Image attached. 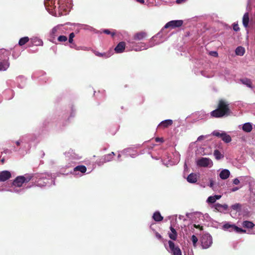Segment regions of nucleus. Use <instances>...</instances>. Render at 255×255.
Masks as SVG:
<instances>
[{
    "instance_id": "7c9ffc66",
    "label": "nucleus",
    "mask_w": 255,
    "mask_h": 255,
    "mask_svg": "<svg viewBox=\"0 0 255 255\" xmlns=\"http://www.w3.org/2000/svg\"><path fill=\"white\" fill-rule=\"evenodd\" d=\"M32 176L29 174H26L25 176H23V179L24 180V183H27L30 181L32 178Z\"/></svg>"
},
{
    "instance_id": "ddd939ff",
    "label": "nucleus",
    "mask_w": 255,
    "mask_h": 255,
    "mask_svg": "<svg viewBox=\"0 0 255 255\" xmlns=\"http://www.w3.org/2000/svg\"><path fill=\"white\" fill-rule=\"evenodd\" d=\"M9 64L6 59H0V71H5L9 67Z\"/></svg>"
},
{
    "instance_id": "473e14b6",
    "label": "nucleus",
    "mask_w": 255,
    "mask_h": 255,
    "mask_svg": "<svg viewBox=\"0 0 255 255\" xmlns=\"http://www.w3.org/2000/svg\"><path fill=\"white\" fill-rule=\"evenodd\" d=\"M57 39L59 42H65L67 40L68 38L65 35H60L58 37Z\"/></svg>"
},
{
    "instance_id": "ea45409f",
    "label": "nucleus",
    "mask_w": 255,
    "mask_h": 255,
    "mask_svg": "<svg viewBox=\"0 0 255 255\" xmlns=\"http://www.w3.org/2000/svg\"><path fill=\"white\" fill-rule=\"evenodd\" d=\"M233 29L235 31H238L240 30V27L238 24L234 23Z\"/></svg>"
},
{
    "instance_id": "3c124183",
    "label": "nucleus",
    "mask_w": 255,
    "mask_h": 255,
    "mask_svg": "<svg viewBox=\"0 0 255 255\" xmlns=\"http://www.w3.org/2000/svg\"><path fill=\"white\" fill-rule=\"evenodd\" d=\"M137 2L143 4L144 3V0H136Z\"/></svg>"
},
{
    "instance_id": "f704fd0d",
    "label": "nucleus",
    "mask_w": 255,
    "mask_h": 255,
    "mask_svg": "<svg viewBox=\"0 0 255 255\" xmlns=\"http://www.w3.org/2000/svg\"><path fill=\"white\" fill-rule=\"evenodd\" d=\"M191 240L193 242V246H196V243L198 241V238L195 235H192L191 237Z\"/></svg>"
},
{
    "instance_id": "dca6fc26",
    "label": "nucleus",
    "mask_w": 255,
    "mask_h": 255,
    "mask_svg": "<svg viewBox=\"0 0 255 255\" xmlns=\"http://www.w3.org/2000/svg\"><path fill=\"white\" fill-rule=\"evenodd\" d=\"M170 229L171 230V233L169 234V238L173 240H176L177 239V233L175 230V229L172 227H170Z\"/></svg>"
},
{
    "instance_id": "c85d7f7f",
    "label": "nucleus",
    "mask_w": 255,
    "mask_h": 255,
    "mask_svg": "<svg viewBox=\"0 0 255 255\" xmlns=\"http://www.w3.org/2000/svg\"><path fill=\"white\" fill-rule=\"evenodd\" d=\"M94 53L95 54V55L98 56V57H103L105 58H108L110 56V54H107L106 53H100L97 51H94Z\"/></svg>"
},
{
    "instance_id": "4c0bfd02",
    "label": "nucleus",
    "mask_w": 255,
    "mask_h": 255,
    "mask_svg": "<svg viewBox=\"0 0 255 255\" xmlns=\"http://www.w3.org/2000/svg\"><path fill=\"white\" fill-rule=\"evenodd\" d=\"M215 197L213 196H210L207 199V202L210 203H214L216 202Z\"/></svg>"
},
{
    "instance_id": "49530a36",
    "label": "nucleus",
    "mask_w": 255,
    "mask_h": 255,
    "mask_svg": "<svg viewBox=\"0 0 255 255\" xmlns=\"http://www.w3.org/2000/svg\"><path fill=\"white\" fill-rule=\"evenodd\" d=\"M155 141L156 142H163V140L162 138H159V137H156L155 138Z\"/></svg>"
},
{
    "instance_id": "9d476101",
    "label": "nucleus",
    "mask_w": 255,
    "mask_h": 255,
    "mask_svg": "<svg viewBox=\"0 0 255 255\" xmlns=\"http://www.w3.org/2000/svg\"><path fill=\"white\" fill-rule=\"evenodd\" d=\"M24 180L23 179V176H18L16 177L12 182V185L14 186L20 187L22 186L24 183Z\"/></svg>"
},
{
    "instance_id": "0eeeda50",
    "label": "nucleus",
    "mask_w": 255,
    "mask_h": 255,
    "mask_svg": "<svg viewBox=\"0 0 255 255\" xmlns=\"http://www.w3.org/2000/svg\"><path fill=\"white\" fill-rule=\"evenodd\" d=\"M169 247L173 255H182L181 251L178 246H175L174 243L171 241H168Z\"/></svg>"
},
{
    "instance_id": "412c9836",
    "label": "nucleus",
    "mask_w": 255,
    "mask_h": 255,
    "mask_svg": "<svg viewBox=\"0 0 255 255\" xmlns=\"http://www.w3.org/2000/svg\"><path fill=\"white\" fill-rule=\"evenodd\" d=\"M152 218L154 219V220L156 222L161 221L163 219V217L161 215L160 213L158 211L155 212L153 214Z\"/></svg>"
},
{
    "instance_id": "2eb2a0df",
    "label": "nucleus",
    "mask_w": 255,
    "mask_h": 255,
    "mask_svg": "<svg viewBox=\"0 0 255 255\" xmlns=\"http://www.w3.org/2000/svg\"><path fill=\"white\" fill-rule=\"evenodd\" d=\"M230 175V172L228 169H224L220 173V177L222 179H227Z\"/></svg>"
},
{
    "instance_id": "6ab92c4d",
    "label": "nucleus",
    "mask_w": 255,
    "mask_h": 255,
    "mask_svg": "<svg viewBox=\"0 0 255 255\" xmlns=\"http://www.w3.org/2000/svg\"><path fill=\"white\" fill-rule=\"evenodd\" d=\"M31 41L32 44L35 46H40L43 44V41L37 37L31 38Z\"/></svg>"
},
{
    "instance_id": "bb28decb",
    "label": "nucleus",
    "mask_w": 255,
    "mask_h": 255,
    "mask_svg": "<svg viewBox=\"0 0 255 255\" xmlns=\"http://www.w3.org/2000/svg\"><path fill=\"white\" fill-rule=\"evenodd\" d=\"M29 39L27 36L21 38L19 40L18 44L20 46H22L26 44L29 41Z\"/></svg>"
},
{
    "instance_id": "7ed1b4c3",
    "label": "nucleus",
    "mask_w": 255,
    "mask_h": 255,
    "mask_svg": "<svg viewBox=\"0 0 255 255\" xmlns=\"http://www.w3.org/2000/svg\"><path fill=\"white\" fill-rule=\"evenodd\" d=\"M201 243L203 249H208L212 244V238L208 234H204L201 237Z\"/></svg>"
},
{
    "instance_id": "a18cd8bd",
    "label": "nucleus",
    "mask_w": 255,
    "mask_h": 255,
    "mask_svg": "<svg viewBox=\"0 0 255 255\" xmlns=\"http://www.w3.org/2000/svg\"><path fill=\"white\" fill-rule=\"evenodd\" d=\"M186 0H176V2L177 4H180L185 2Z\"/></svg>"
},
{
    "instance_id": "6e6d98bb",
    "label": "nucleus",
    "mask_w": 255,
    "mask_h": 255,
    "mask_svg": "<svg viewBox=\"0 0 255 255\" xmlns=\"http://www.w3.org/2000/svg\"><path fill=\"white\" fill-rule=\"evenodd\" d=\"M1 162L2 164H3L4 163V159L3 158L1 159Z\"/></svg>"
},
{
    "instance_id": "de8ad7c7",
    "label": "nucleus",
    "mask_w": 255,
    "mask_h": 255,
    "mask_svg": "<svg viewBox=\"0 0 255 255\" xmlns=\"http://www.w3.org/2000/svg\"><path fill=\"white\" fill-rule=\"evenodd\" d=\"M214 184V182L213 180H210V187L211 188H213Z\"/></svg>"
},
{
    "instance_id": "a878e982",
    "label": "nucleus",
    "mask_w": 255,
    "mask_h": 255,
    "mask_svg": "<svg viewBox=\"0 0 255 255\" xmlns=\"http://www.w3.org/2000/svg\"><path fill=\"white\" fill-rule=\"evenodd\" d=\"M241 81L243 84L247 85L248 87H252V83L250 79L248 78L243 79L241 80Z\"/></svg>"
},
{
    "instance_id": "8fccbe9b",
    "label": "nucleus",
    "mask_w": 255,
    "mask_h": 255,
    "mask_svg": "<svg viewBox=\"0 0 255 255\" xmlns=\"http://www.w3.org/2000/svg\"><path fill=\"white\" fill-rule=\"evenodd\" d=\"M212 55L217 57L218 56V53L217 52H212Z\"/></svg>"
},
{
    "instance_id": "20e7f679",
    "label": "nucleus",
    "mask_w": 255,
    "mask_h": 255,
    "mask_svg": "<svg viewBox=\"0 0 255 255\" xmlns=\"http://www.w3.org/2000/svg\"><path fill=\"white\" fill-rule=\"evenodd\" d=\"M147 34L146 32L141 31L134 34L132 38L130 39L129 42L133 44L134 41H141L146 38Z\"/></svg>"
},
{
    "instance_id": "c03bdc74",
    "label": "nucleus",
    "mask_w": 255,
    "mask_h": 255,
    "mask_svg": "<svg viewBox=\"0 0 255 255\" xmlns=\"http://www.w3.org/2000/svg\"><path fill=\"white\" fill-rule=\"evenodd\" d=\"M155 236L159 240H162V236L157 232H156L155 233Z\"/></svg>"
},
{
    "instance_id": "cd10ccee",
    "label": "nucleus",
    "mask_w": 255,
    "mask_h": 255,
    "mask_svg": "<svg viewBox=\"0 0 255 255\" xmlns=\"http://www.w3.org/2000/svg\"><path fill=\"white\" fill-rule=\"evenodd\" d=\"M214 155L217 160H219L224 157V155L217 149L214 150Z\"/></svg>"
},
{
    "instance_id": "f3484780",
    "label": "nucleus",
    "mask_w": 255,
    "mask_h": 255,
    "mask_svg": "<svg viewBox=\"0 0 255 255\" xmlns=\"http://www.w3.org/2000/svg\"><path fill=\"white\" fill-rule=\"evenodd\" d=\"M242 129L245 132H250L253 129L252 125L250 123H247L243 125Z\"/></svg>"
},
{
    "instance_id": "393cba45",
    "label": "nucleus",
    "mask_w": 255,
    "mask_h": 255,
    "mask_svg": "<svg viewBox=\"0 0 255 255\" xmlns=\"http://www.w3.org/2000/svg\"><path fill=\"white\" fill-rule=\"evenodd\" d=\"M215 209L218 211H220L221 209L226 210L228 208V206L227 204L222 205L219 203H217L215 205Z\"/></svg>"
},
{
    "instance_id": "6e6552de",
    "label": "nucleus",
    "mask_w": 255,
    "mask_h": 255,
    "mask_svg": "<svg viewBox=\"0 0 255 255\" xmlns=\"http://www.w3.org/2000/svg\"><path fill=\"white\" fill-rule=\"evenodd\" d=\"M115 155V153L114 152H112L110 153L103 156L98 162L99 165H100L103 164L104 163L111 161Z\"/></svg>"
},
{
    "instance_id": "a19ab883",
    "label": "nucleus",
    "mask_w": 255,
    "mask_h": 255,
    "mask_svg": "<svg viewBox=\"0 0 255 255\" xmlns=\"http://www.w3.org/2000/svg\"><path fill=\"white\" fill-rule=\"evenodd\" d=\"M193 226L194 228H195L196 229H199L201 231L203 230V226H201L200 225L194 224Z\"/></svg>"
},
{
    "instance_id": "e433bc0d",
    "label": "nucleus",
    "mask_w": 255,
    "mask_h": 255,
    "mask_svg": "<svg viewBox=\"0 0 255 255\" xmlns=\"http://www.w3.org/2000/svg\"><path fill=\"white\" fill-rule=\"evenodd\" d=\"M75 37V34L74 32H72L69 34V42L72 43L73 41V38Z\"/></svg>"
},
{
    "instance_id": "4d7b16f0",
    "label": "nucleus",
    "mask_w": 255,
    "mask_h": 255,
    "mask_svg": "<svg viewBox=\"0 0 255 255\" xmlns=\"http://www.w3.org/2000/svg\"><path fill=\"white\" fill-rule=\"evenodd\" d=\"M3 51L4 52H6V51L5 50H2V49L0 50V54L1 53H3Z\"/></svg>"
},
{
    "instance_id": "2f4dec72",
    "label": "nucleus",
    "mask_w": 255,
    "mask_h": 255,
    "mask_svg": "<svg viewBox=\"0 0 255 255\" xmlns=\"http://www.w3.org/2000/svg\"><path fill=\"white\" fill-rule=\"evenodd\" d=\"M231 208L236 211H240L241 208V205L239 203H236L231 206Z\"/></svg>"
},
{
    "instance_id": "72a5a7b5",
    "label": "nucleus",
    "mask_w": 255,
    "mask_h": 255,
    "mask_svg": "<svg viewBox=\"0 0 255 255\" xmlns=\"http://www.w3.org/2000/svg\"><path fill=\"white\" fill-rule=\"evenodd\" d=\"M223 133H224V132H222V133H220V132H219V131H218L217 130H215V131H214L212 132V135H213L214 136H217V137L221 138V137L223 135Z\"/></svg>"
},
{
    "instance_id": "1a4fd4ad",
    "label": "nucleus",
    "mask_w": 255,
    "mask_h": 255,
    "mask_svg": "<svg viewBox=\"0 0 255 255\" xmlns=\"http://www.w3.org/2000/svg\"><path fill=\"white\" fill-rule=\"evenodd\" d=\"M11 177V173L7 170L0 172V181L4 182L10 179Z\"/></svg>"
},
{
    "instance_id": "39448f33",
    "label": "nucleus",
    "mask_w": 255,
    "mask_h": 255,
    "mask_svg": "<svg viewBox=\"0 0 255 255\" xmlns=\"http://www.w3.org/2000/svg\"><path fill=\"white\" fill-rule=\"evenodd\" d=\"M224 230H228L230 232L235 231L237 233H246V231L240 228L234 224L226 223L223 226Z\"/></svg>"
},
{
    "instance_id": "5701e85b",
    "label": "nucleus",
    "mask_w": 255,
    "mask_h": 255,
    "mask_svg": "<svg viewBox=\"0 0 255 255\" xmlns=\"http://www.w3.org/2000/svg\"><path fill=\"white\" fill-rule=\"evenodd\" d=\"M236 55L243 56L245 52V48L242 46H238L235 50Z\"/></svg>"
},
{
    "instance_id": "58836bf2",
    "label": "nucleus",
    "mask_w": 255,
    "mask_h": 255,
    "mask_svg": "<svg viewBox=\"0 0 255 255\" xmlns=\"http://www.w3.org/2000/svg\"><path fill=\"white\" fill-rule=\"evenodd\" d=\"M103 32L107 34H111L112 37H114L115 35V32H111L109 29H104Z\"/></svg>"
},
{
    "instance_id": "4468645a",
    "label": "nucleus",
    "mask_w": 255,
    "mask_h": 255,
    "mask_svg": "<svg viewBox=\"0 0 255 255\" xmlns=\"http://www.w3.org/2000/svg\"><path fill=\"white\" fill-rule=\"evenodd\" d=\"M187 180L190 183H195L197 181V175L196 174L192 173L187 177Z\"/></svg>"
},
{
    "instance_id": "4be33fe9",
    "label": "nucleus",
    "mask_w": 255,
    "mask_h": 255,
    "mask_svg": "<svg viewBox=\"0 0 255 255\" xmlns=\"http://www.w3.org/2000/svg\"><path fill=\"white\" fill-rule=\"evenodd\" d=\"M243 226L244 228H248V229H252L254 226L255 224L251 221H245L243 222Z\"/></svg>"
},
{
    "instance_id": "423d86ee",
    "label": "nucleus",
    "mask_w": 255,
    "mask_h": 255,
    "mask_svg": "<svg viewBox=\"0 0 255 255\" xmlns=\"http://www.w3.org/2000/svg\"><path fill=\"white\" fill-rule=\"evenodd\" d=\"M183 21L182 20H171L167 22L164 26L165 28L171 27L174 28L179 27L183 25Z\"/></svg>"
},
{
    "instance_id": "79ce46f5",
    "label": "nucleus",
    "mask_w": 255,
    "mask_h": 255,
    "mask_svg": "<svg viewBox=\"0 0 255 255\" xmlns=\"http://www.w3.org/2000/svg\"><path fill=\"white\" fill-rule=\"evenodd\" d=\"M49 2H51V3H52V0H44V4L45 6H48L50 5Z\"/></svg>"
},
{
    "instance_id": "a211bd4d",
    "label": "nucleus",
    "mask_w": 255,
    "mask_h": 255,
    "mask_svg": "<svg viewBox=\"0 0 255 255\" xmlns=\"http://www.w3.org/2000/svg\"><path fill=\"white\" fill-rule=\"evenodd\" d=\"M249 22V14L248 12L244 14L243 17V24L245 27H247Z\"/></svg>"
},
{
    "instance_id": "9b49d317",
    "label": "nucleus",
    "mask_w": 255,
    "mask_h": 255,
    "mask_svg": "<svg viewBox=\"0 0 255 255\" xmlns=\"http://www.w3.org/2000/svg\"><path fill=\"white\" fill-rule=\"evenodd\" d=\"M173 124L172 120H166L161 122L158 125L159 128H167Z\"/></svg>"
},
{
    "instance_id": "aec40b11",
    "label": "nucleus",
    "mask_w": 255,
    "mask_h": 255,
    "mask_svg": "<svg viewBox=\"0 0 255 255\" xmlns=\"http://www.w3.org/2000/svg\"><path fill=\"white\" fill-rule=\"evenodd\" d=\"M86 171L87 168L84 165H78L74 168V172L80 171L82 173H84L86 172Z\"/></svg>"
},
{
    "instance_id": "13d9d810",
    "label": "nucleus",
    "mask_w": 255,
    "mask_h": 255,
    "mask_svg": "<svg viewBox=\"0 0 255 255\" xmlns=\"http://www.w3.org/2000/svg\"><path fill=\"white\" fill-rule=\"evenodd\" d=\"M120 156H121V155H120V154H119L118 157H120Z\"/></svg>"
},
{
    "instance_id": "f03ea898",
    "label": "nucleus",
    "mask_w": 255,
    "mask_h": 255,
    "mask_svg": "<svg viewBox=\"0 0 255 255\" xmlns=\"http://www.w3.org/2000/svg\"><path fill=\"white\" fill-rule=\"evenodd\" d=\"M197 165L201 167H211L213 163L212 160L207 157H201L196 161Z\"/></svg>"
},
{
    "instance_id": "b1692460",
    "label": "nucleus",
    "mask_w": 255,
    "mask_h": 255,
    "mask_svg": "<svg viewBox=\"0 0 255 255\" xmlns=\"http://www.w3.org/2000/svg\"><path fill=\"white\" fill-rule=\"evenodd\" d=\"M222 139L226 143H229L230 142L232 139L230 135L229 134H227L226 133L224 132L223 135L221 137Z\"/></svg>"
},
{
    "instance_id": "09e8293b",
    "label": "nucleus",
    "mask_w": 255,
    "mask_h": 255,
    "mask_svg": "<svg viewBox=\"0 0 255 255\" xmlns=\"http://www.w3.org/2000/svg\"><path fill=\"white\" fill-rule=\"evenodd\" d=\"M214 197H215V199L216 201L217 200L220 199V198L221 197V195H215V196H214Z\"/></svg>"
},
{
    "instance_id": "603ef678",
    "label": "nucleus",
    "mask_w": 255,
    "mask_h": 255,
    "mask_svg": "<svg viewBox=\"0 0 255 255\" xmlns=\"http://www.w3.org/2000/svg\"><path fill=\"white\" fill-rule=\"evenodd\" d=\"M204 138V136L203 135H201L200 136L198 137L197 140H202L203 138Z\"/></svg>"
},
{
    "instance_id": "f257e3e1",
    "label": "nucleus",
    "mask_w": 255,
    "mask_h": 255,
    "mask_svg": "<svg viewBox=\"0 0 255 255\" xmlns=\"http://www.w3.org/2000/svg\"><path fill=\"white\" fill-rule=\"evenodd\" d=\"M229 104L223 99L219 101L217 108L211 112V116L213 118H220L228 117L231 114Z\"/></svg>"
},
{
    "instance_id": "864d4df0",
    "label": "nucleus",
    "mask_w": 255,
    "mask_h": 255,
    "mask_svg": "<svg viewBox=\"0 0 255 255\" xmlns=\"http://www.w3.org/2000/svg\"><path fill=\"white\" fill-rule=\"evenodd\" d=\"M238 189H239V188H238V187H235V188H233V189H232V191H233V192H234V191H237V190H238Z\"/></svg>"
},
{
    "instance_id": "c9c22d12",
    "label": "nucleus",
    "mask_w": 255,
    "mask_h": 255,
    "mask_svg": "<svg viewBox=\"0 0 255 255\" xmlns=\"http://www.w3.org/2000/svg\"><path fill=\"white\" fill-rule=\"evenodd\" d=\"M141 47H138V46H136L134 49V50L136 51H140L142 49V47H143V49H146V48H145V44L143 43H141Z\"/></svg>"
},
{
    "instance_id": "37998d69",
    "label": "nucleus",
    "mask_w": 255,
    "mask_h": 255,
    "mask_svg": "<svg viewBox=\"0 0 255 255\" xmlns=\"http://www.w3.org/2000/svg\"><path fill=\"white\" fill-rule=\"evenodd\" d=\"M233 183L235 185H238L240 183V181L238 178H235L233 180Z\"/></svg>"
},
{
    "instance_id": "f8f14e48",
    "label": "nucleus",
    "mask_w": 255,
    "mask_h": 255,
    "mask_svg": "<svg viewBox=\"0 0 255 255\" xmlns=\"http://www.w3.org/2000/svg\"><path fill=\"white\" fill-rule=\"evenodd\" d=\"M126 44L124 42H120L117 46L115 47V50L118 53H122L124 52L125 49Z\"/></svg>"
},
{
    "instance_id": "5fc2aeb1",
    "label": "nucleus",
    "mask_w": 255,
    "mask_h": 255,
    "mask_svg": "<svg viewBox=\"0 0 255 255\" xmlns=\"http://www.w3.org/2000/svg\"><path fill=\"white\" fill-rule=\"evenodd\" d=\"M16 145H17V146H19V145H20V142L19 141H17L16 142Z\"/></svg>"
},
{
    "instance_id": "c756f323",
    "label": "nucleus",
    "mask_w": 255,
    "mask_h": 255,
    "mask_svg": "<svg viewBox=\"0 0 255 255\" xmlns=\"http://www.w3.org/2000/svg\"><path fill=\"white\" fill-rule=\"evenodd\" d=\"M58 28L57 27H55L52 28L51 32H50V36L51 38L54 39L55 37L57 36V32L58 31Z\"/></svg>"
}]
</instances>
